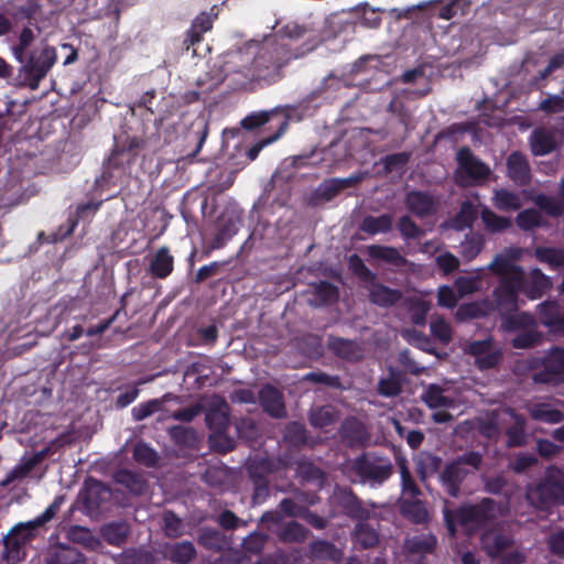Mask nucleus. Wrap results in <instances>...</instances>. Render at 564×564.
I'll return each instance as SVG.
<instances>
[{
    "label": "nucleus",
    "instance_id": "obj_11",
    "mask_svg": "<svg viewBox=\"0 0 564 564\" xmlns=\"http://www.w3.org/2000/svg\"><path fill=\"white\" fill-rule=\"evenodd\" d=\"M282 66V59L279 56V45L264 44L258 47L252 62L249 66H243L241 70L246 78H263L269 70L279 69Z\"/></svg>",
    "mask_w": 564,
    "mask_h": 564
},
{
    "label": "nucleus",
    "instance_id": "obj_15",
    "mask_svg": "<svg viewBox=\"0 0 564 564\" xmlns=\"http://www.w3.org/2000/svg\"><path fill=\"white\" fill-rule=\"evenodd\" d=\"M259 402L262 410L272 417L282 419L286 415L283 394L271 384L264 386L259 391Z\"/></svg>",
    "mask_w": 564,
    "mask_h": 564
},
{
    "label": "nucleus",
    "instance_id": "obj_63",
    "mask_svg": "<svg viewBox=\"0 0 564 564\" xmlns=\"http://www.w3.org/2000/svg\"><path fill=\"white\" fill-rule=\"evenodd\" d=\"M541 339V334L534 327L523 329L512 339V346L519 349H527L535 346Z\"/></svg>",
    "mask_w": 564,
    "mask_h": 564
},
{
    "label": "nucleus",
    "instance_id": "obj_22",
    "mask_svg": "<svg viewBox=\"0 0 564 564\" xmlns=\"http://www.w3.org/2000/svg\"><path fill=\"white\" fill-rule=\"evenodd\" d=\"M247 470L253 485V501L256 503L264 501L269 496L268 470L262 463L251 464Z\"/></svg>",
    "mask_w": 564,
    "mask_h": 564
},
{
    "label": "nucleus",
    "instance_id": "obj_18",
    "mask_svg": "<svg viewBox=\"0 0 564 564\" xmlns=\"http://www.w3.org/2000/svg\"><path fill=\"white\" fill-rule=\"evenodd\" d=\"M552 288L551 279L541 269H531L528 278L524 276L522 291L531 300L542 297Z\"/></svg>",
    "mask_w": 564,
    "mask_h": 564
},
{
    "label": "nucleus",
    "instance_id": "obj_59",
    "mask_svg": "<svg viewBox=\"0 0 564 564\" xmlns=\"http://www.w3.org/2000/svg\"><path fill=\"white\" fill-rule=\"evenodd\" d=\"M169 435L175 444L181 446H193L196 442L195 430L183 425H174L170 427Z\"/></svg>",
    "mask_w": 564,
    "mask_h": 564
},
{
    "label": "nucleus",
    "instance_id": "obj_13",
    "mask_svg": "<svg viewBox=\"0 0 564 564\" xmlns=\"http://www.w3.org/2000/svg\"><path fill=\"white\" fill-rule=\"evenodd\" d=\"M406 209L417 218H425L434 215L437 212V199L427 192L411 191L406 194L405 199Z\"/></svg>",
    "mask_w": 564,
    "mask_h": 564
},
{
    "label": "nucleus",
    "instance_id": "obj_26",
    "mask_svg": "<svg viewBox=\"0 0 564 564\" xmlns=\"http://www.w3.org/2000/svg\"><path fill=\"white\" fill-rule=\"evenodd\" d=\"M530 145L536 156L550 154L556 149L555 135L547 129H535L530 137Z\"/></svg>",
    "mask_w": 564,
    "mask_h": 564
},
{
    "label": "nucleus",
    "instance_id": "obj_45",
    "mask_svg": "<svg viewBox=\"0 0 564 564\" xmlns=\"http://www.w3.org/2000/svg\"><path fill=\"white\" fill-rule=\"evenodd\" d=\"M378 394L384 398H393L402 392V378L399 371L390 368V376L381 378L377 386Z\"/></svg>",
    "mask_w": 564,
    "mask_h": 564
},
{
    "label": "nucleus",
    "instance_id": "obj_37",
    "mask_svg": "<svg viewBox=\"0 0 564 564\" xmlns=\"http://www.w3.org/2000/svg\"><path fill=\"white\" fill-rule=\"evenodd\" d=\"M534 257L551 269L564 270V248L540 246L534 249Z\"/></svg>",
    "mask_w": 564,
    "mask_h": 564
},
{
    "label": "nucleus",
    "instance_id": "obj_31",
    "mask_svg": "<svg viewBox=\"0 0 564 564\" xmlns=\"http://www.w3.org/2000/svg\"><path fill=\"white\" fill-rule=\"evenodd\" d=\"M328 348L333 354L346 360H358L361 357L360 347L351 339L332 336L328 338Z\"/></svg>",
    "mask_w": 564,
    "mask_h": 564
},
{
    "label": "nucleus",
    "instance_id": "obj_56",
    "mask_svg": "<svg viewBox=\"0 0 564 564\" xmlns=\"http://www.w3.org/2000/svg\"><path fill=\"white\" fill-rule=\"evenodd\" d=\"M539 318L541 324L552 329L561 317L560 306L557 303L552 301H545L539 304Z\"/></svg>",
    "mask_w": 564,
    "mask_h": 564
},
{
    "label": "nucleus",
    "instance_id": "obj_1",
    "mask_svg": "<svg viewBox=\"0 0 564 564\" xmlns=\"http://www.w3.org/2000/svg\"><path fill=\"white\" fill-rule=\"evenodd\" d=\"M66 500L65 495H58L53 502L35 519L19 522L2 538L3 564H19L26 557V546L36 538L39 530L53 520Z\"/></svg>",
    "mask_w": 564,
    "mask_h": 564
},
{
    "label": "nucleus",
    "instance_id": "obj_49",
    "mask_svg": "<svg viewBox=\"0 0 564 564\" xmlns=\"http://www.w3.org/2000/svg\"><path fill=\"white\" fill-rule=\"evenodd\" d=\"M283 438L290 446L297 448L304 446L307 443V432L304 424L295 421L288 423Z\"/></svg>",
    "mask_w": 564,
    "mask_h": 564
},
{
    "label": "nucleus",
    "instance_id": "obj_32",
    "mask_svg": "<svg viewBox=\"0 0 564 564\" xmlns=\"http://www.w3.org/2000/svg\"><path fill=\"white\" fill-rule=\"evenodd\" d=\"M502 327L508 332L535 327V318L528 312L510 311L500 315Z\"/></svg>",
    "mask_w": 564,
    "mask_h": 564
},
{
    "label": "nucleus",
    "instance_id": "obj_16",
    "mask_svg": "<svg viewBox=\"0 0 564 564\" xmlns=\"http://www.w3.org/2000/svg\"><path fill=\"white\" fill-rule=\"evenodd\" d=\"M51 453L50 447H45L22 463L14 466L6 477L0 481V487L6 488L18 479L25 478L37 465H40Z\"/></svg>",
    "mask_w": 564,
    "mask_h": 564
},
{
    "label": "nucleus",
    "instance_id": "obj_60",
    "mask_svg": "<svg viewBox=\"0 0 564 564\" xmlns=\"http://www.w3.org/2000/svg\"><path fill=\"white\" fill-rule=\"evenodd\" d=\"M348 264L352 273L364 283L377 280V274L365 264L364 260L358 254H351L348 259Z\"/></svg>",
    "mask_w": 564,
    "mask_h": 564
},
{
    "label": "nucleus",
    "instance_id": "obj_34",
    "mask_svg": "<svg viewBox=\"0 0 564 564\" xmlns=\"http://www.w3.org/2000/svg\"><path fill=\"white\" fill-rule=\"evenodd\" d=\"M492 306L489 299L462 304L457 310V317L462 321L475 319L491 315Z\"/></svg>",
    "mask_w": 564,
    "mask_h": 564
},
{
    "label": "nucleus",
    "instance_id": "obj_41",
    "mask_svg": "<svg viewBox=\"0 0 564 564\" xmlns=\"http://www.w3.org/2000/svg\"><path fill=\"white\" fill-rule=\"evenodd\" d=\"M339 419L338 411L332 405H322L310 413V424L316 429H325L335 424Z\"/></svg>",
    "mask_w": 564,
    "mask_h": 564
},
{
    "label": "nucleus",
    "instance_id": "obj_20",
    "mask_svg": "<svg viewBox=\"0 0 564 564\" xmlns=\"http://www.w3.org/2000/svg\"><path fill=\"white\" fill-rule=\"evenodd\" d=\"M205 422L208 429L214 432L213 434L226 433L230 424V419L229 406L225 400L212 405L207 410Z\"/></svg>",
    "mask_w": 564,
    "mask_h": 564
},
{
    "label": "nucleus",
    "instance_id": "obj_62",
    "mask_svg": "<svg viewBox=\"0 0 564 564\" xmlns=\"http://www.w3.org/2000/svg\"><path fill=\"white\" fill-rule=\"evenodd\" d=\"M516 221L522 230H532L542 225V217L536 209L528 208L518 214Z\"/></svg>",
    "mask_w": 564,
    "mask_h": 564
},
{
    "label": "nucleus",
    "instance_id": "obj_64",
    "mask_svg": "<svg viewBox=\"0 0 564 564\" xmlns=\"http://www.w3.org/2000/svg\"><path fill=\"white\" fill-rule=\"evenodd\" d=\"M268 539L267 533L254 531L243 539L242 547L247 553L259 554L264 549Z\"/></svg>",
    "mask_w": 564,
    "mask_h": 564
},
{
    "label": "nucleus",
    "instance_id": "obj_33",
    "mask_svg": "<svg viewBox=\"0 0 564 564\" xmlns=\"http://www.w3.org/2000/svg\"><path fill=\"white\" fill-rule=\"evenodd\" d=\"M488 268L499 279H513L518 275V272H520V279H524V270L502 254H497Z\"/></svg>",
    "mask_w": 564,
    "mask_h": 564
},
{
    "label": "nucleus",
    "instance_id": "obj_57",
    "mask_svg": "<svg viewBox=\"0 0 564 564\" xmlns=\"http://www.w3.org/2000/svg\"><path fill=\"white\" fill-rule=\"evenodd\" d=\"M133 459L145 467H154L159 462L158 453L145 443H137L133 453Z\"/></svg>",
    "mask_w": 564,
    "mask_h": 564
},
{
    "label": "nucleus",
    "instance_id": "obj_39",
    "mask_svg": "<svg viewBox=\"0 0 564 564\" xmlns=\"http://www.w3.org/2000/svg\"><path fill=\"white\" fill-rule=\"evenodd\" d=\"M308 534V529L296 521H290L276 531L278 539L283 543H302Z\"/></svg>",
    "mask_w": 564,
    "mask_h": 564
},
{
    "label": "nucleus",
    "instance_id": "obj_10",
    "mask_svg": "<svg viewBox=\"0 0 564 564\" xmlns=\"http://www.w3.org/2000/svg\"><path fill=\"white\" fill-rule=\"evenodd\" d=\"M523 285L524 279H520V272L513 279H499L490 300L492 312H498L501 315L510 311H517L519 293Z\"/></svg>",
    "mask_w": 564,
    "mask_h": 564
},
{
    "label": "nucleus",
    "instance_id": "obj_6",
    "mask_svg": "<svg viewBox=\"0 0 564 564\" xmlns=\"http://www.w3.org/2000/svg\"><path fill=\"white\" fill-rule=\"evenodd\" d=\"M456 160L455 182L462 187L479 184L491 173L489 165L477 158L468 147L458 150Z\"/></svg>",
    "mask_w": 564,
    "mask_h": 564
},
{
    "label": "nucleus",
    "instance_id": "obj_52",
    "mask_svg": "<svg viewBox=\"0 0 564 564\" xmlns=\"http://www.w3.org/2000/svg\"><path fill=\"white\" fill-rule=\"evenodd\" d=\"M356 542L362 549L375 547L379 543V535L377 531L368 523H358L355 530Z\"/></svg>",
    "mask_w": 564,
    "mask_h": 564
},
{
    "label": "nucleus",
    "instance_id": "obj_12",
    "mask_svg": "<svg viewBox=\"0 0 564 564\" xmlns=\"http://www.w3.org/2000/svg\"><path fill=\"white\" fill-rule=\"evenodd\" d=\"M466 351L475 358V365L479 370L492 369L501 360V352L494 349L491 339L475 340L468 345Z\"/></svg>",
    "mask_w": 564,
    "mask_h": 564
},
{
    "label": "nucleus",
    "instance_id": "obj_5",
    "mask_svg": "<svg viewBox=\"0 0 564 564\" xmlns=\"http://www.w3.org/2000/svg\"><path fill=\"white\" fill-rule=\"evenodd\" d=\"M351 470L364 484L382 485L392 476L393 465L388 456L365 452L351 462Z\"/></svg>",
    "mask_w": 564,
    "mask_h": 564
},
{
    "label": "nucleus",
    "instance_id": "obj_53",
    "mask_svg": "<svg viewBox=\"0 0 564 564\" xmlns=\"http://www.w3.org/2000/svg\"><path fill=\"white\" fill-rule=\"evenodd\" d=\"M101 491H108L102 482L95 481V484L87 488L86 494L83 498L85 509L93 513L100 509L102 499L100 497Z\"/></svg>",
    "mask_w": 564,
    "mask_h": 564
},
{
    "label": "nucleus",
    "instance_id": "obj_24",
    "mask_svg": "<svg viewBox=\"0 0 564 564\" xmlns=\"http://www.w3.org/2000/svg\"><path fill=\"white\" fill-rule=\"evenodd\" d=\"M173 269L174 258L170 253V249L165 246L159 248L149 265L151 275L156 279H165L173 272Z\"/></svg>",
    "mask_w": 564,
    "mask_h": 564
},
{
    "label": "nucleus",
    "instance_id": "obj_27",
    "mask_svg": "<svg viewBox=\"0 0 564 564\" xmlns=\"http://www.w3.org/2000/svg\"><path fill=\"white\" fill-rule=\"evenodd\" d=\"M339 435L349 446L360 445L366 440V431L362 423L354 416L344 420L339 427Z\"/></svg>",
    "mask_w": 564,
    "mask_h": 564
},
{
    "label": "nucleus",
    "instance_id": "obj_46",
    "mask_svg": "<svg viewBox=\"0 0 564 564\" xmlns=\"http://www.w3.org/2000/svg\"><path fill=\"white\" fill-rule=\"evenodd\" d=\"M368 253L373 259L382 260L394 265H403L406 261L397 248L390 246H369Z\"/></svg>",
    "mask_w": 564,
    "mask_h": 564
},
{
    "label": "nucleus",
    "instance_id": "obj_3",
    "mask_svg": "<svg viewBox=\"0 0 564 564\" xmlns=\"http://www.w3.org/2000/svg\"><path fill=\"white\" fill-rule=\"evenodd\" d=\"M497 503L491 498H484L476 505H467L456 510L445 509L444 521L451 534H455L457 524L477 528L485 527L496 517Z\"/></svg>",
    "mask_w": 564,
    "mask_h": 564
},
{
    "label": "nucleus",
    "instance_id": "obj_30",
    "mask_svg": "<svg viewBox=\"0 0 564 564\" xmlns=\"http://www.w3.org/2000/svg\"><path fill=\"white\" fill-rule=\"evenodd\" d=\"M528 412L533 421L547 424H557L564 420V413L553 408L550 403H533L528 408Z\"/></svg>",
    "mask_w": 564,
    "mask_h": 564
},
{
    "label": "nucleus",
    "instance_id": "obj_35",
    "mask_svg": "<svg viewBox=\"0 0 564 564\" xmlns=\"http://www.w3.org/2000/svg\"><path fill=\"white\" fill-rule=\"evenodd\" d=\"M308 554L313 560H327L333 562L339 561L343 555L334 543L326 540H315L311 542L308 545Z\"/></svg>",
    "mask_w": 564,
    "mask_h": 564
},
{
    "label": "nucleus",
    "instance_id": "obj_2",
    "mask_svg": "<svg viewBox=\"0 0 564 564\" xmlns=\"http://www.w3.org/2000/svg\"><path fill=\"white\" fill-rule=\"evenodd\" d=\"M525 498L531 506L542 511L563 506L564 473L555 466H549L543 478L527 486Z\"/></svg>",
    "mask_w": 564,
    "mask_h": 564
},
{
    "label": "nucleus",
    "instance_id": "obj_43",
    "mask_svg": "<svg viewBox=\"0 0 564 564\" xmlns=\"http://www.w3.org/2000/svg\"><path fill=\"white\" fill-rule=\"evenodd\" d=\"M238 232L236 223L231 219H221L219 221L217 231L209 243L210 250H218L224 248L229 240Z\"/></svg>",
    "mask_w": 564,
    "mask_h": 564
},
{
    "label": "nucleus",
    "instance_id": "obj_9",
    "mask_svg": "<svg viewBox=\"0 0 564 564\" xmlns=\"http://www.w3.org/2000/svg\"><path fill=\"white\" fill-rule=\"evenodd\" d=\"M56 61L54 47L46 46L39 53L30 54L28 61L21 67L24 74V85L31 89H36L40 82L47 75Z\"/></svg>",
    "mask_w": 564,
    "mask_h": 564
},
{
    "label": "nucleus",
    "instance_id": "obj_61",
    "mask_svg": "<svg viewBox=\"0 0 564 564\" xmlns=\"http://www.w3.org/2000/svg\"><path fill=\"white\" fill-rule=\"evenodd\" d=\"M154 556L142 549H127L121 553V564H153Z\"/></svg>",
    "mask_w": 564,
    "mask_h": 564
},
{
    "label": "nucleus",
    "instance_id": "obj_4",
    "mask_svg": "<svg viewBox=\"0 0 564 564\" xmlns=\"http://www.w3.org/2000/svg\"><path fill=\"white\" fill-rule=\"evenodd\" d=\"M482 463V455L478 452H467L454 460L447 463L440 474V481L445 491L453 498H456L460 491V486L471 471L467 468L471 467L475 470L480 468Z\"/></svg>",
    "mask_w": 564,
    "mask_h": 564
},
{
    "label": "nucleus",
    "instance_id": "obj_58",
    "mask_svg": "<svg viewBox=\"0 0 564 564\" xmlns=\"http://www.w3.org/2000/svg\"><path fill=\"white\" fill-rule=\"evenodd\" d=\"M279 115L276 109L269 111L252 112L241 120V126L245 130H254L270 122L272 118Z\"/></svg>",
    "mask_w": 564,
    "mask_h": 564
},
{
    "label": "nucleus",
    "instance_id": "obj_54",
    "mask_svg": "<svg viewBox=\"0 0 564 564\" xmlns=\"http://www.w3.org/2000/svg\"><path fill=\"white\" fill-rule=\"evenodd\" d=\"M314 296L319 305H328L337 302L339 291L336 285L328 281H321L314 289Z\"/></svg>",
    "mask_w": 564,
    "mask_h": 564
},
{
    "label": "nucleus",
    "instance_id": "obj_23",
    "mask_svg": "<svg viewBox=\"0 0 564 564\" xmlns=\"http://www.w3.org/2000/svg\"><path fill=\"white\" fill-rule=\"evenodd\" d=\"M163 555L174 564H189L197 555L191 541L170 543L164 546Z\"/></svg>",
    "mask_w": 564,
    "mask_h": 564
},
{
    "label": "nucleus",
    "instance_id": "obj_51",
    "mask_svg": "<svg viewBox=\"0 0 564 564\" xmlns=\"http://www.w3.org/2000/svg\"><path fill=\"white\" fill-rule=\"evenodd\" d=\"M535 205L551 217H561L564 215V203L554 196L539 194L534 199Z\"/></svg>",
    "mask_w": 564,
    "mask_h": 564
},
{
    "label": "nucleus",
    "instance_id": "obj_28",
    "mask_svg": "<svg viewBox=\"0 0 564 564\" xmlns=\"http://www.w3.org/2000/svg\"><path fill=\"white\" fill-rule=\"evenodd\" d=\"M85 555L76 547L58 545L53 549L46 560V564H85Z\"/></svg>",
    "mask_w": 564,
    "mask_h": 564
},
{
    "label": "nucleus",
    "instance_id": "obj_48",
    "mask_svg": "<svg viewBox=\"0 0 564 564\" xmlns=\"http://www.w3.org/2000/svg\"><path fill=\"white\" fill-rule=\"evenodd\" d=\"M484 245L485 239L481 234H468L460 243V254L465 260L470 261L481 252Z\"/></svg>",
    "mask_w": 564,
    "mask_h": 564
},
{
    "label": "nucleus",
    "instance_id": "obj_47",
    "mask_svg": "<svg viewBox=\"0 0 564 564\" xmlns=\"http://www.w3.org/2000/svg\"><path fill=\"white\" fill-rule=\"evenodd\" d=\"M402 514L416 524H423L429 520V512L421 500H403L401 503Z\"/></svg>",
    "mask_w": 564,
    "mask_h": 564
},
{
    "label": "nucleus",
    "instance_id": "obj_44",
    "mask_svg": "<svg viewBox=\"0 0 564 564\" xmlns=\"http://www.w3.org/2000/svg\"><path fill=\"white\" fill-rule=\"evenodd\" d=\"M198 543L212 551H224L229 542L224 533H221L219 530L206 528L203 529L198 535Z\"/></svg>",
    "mask_w": 564,
    "mask_h": 564
},
{
    "label": "nucleus",
    "instance_id": "obj_29",
    "mask_svg": "<svg viewBox=\"0 0 564 564\" xmlns=\"http://www.w3.org/2000/svg\"><path fill=\"white\" fill-rule=\"evenodd\" d=\"M130 534V527L123 521H112L106 523L100 529V535L108 544L121 546L126 543Z\"/></svg>",
    "mask_w": 564,
    "mask_h": 564
},
{
    "label": "nucleus",
    "instance_id": "obj_8",
    "mask_svg": "<svg viewBox=\"0 0 564 564\" xmlns=\"http://www.w3.org/2000/svg\"><path fill=\"white\" fill-rule=\"evenodd\" d=\"M541 366L542 369L532 375L534 383L557 384L564 379V348L553 347L541 359L534 361L531 368L535 369Z\"/></svg>",
    "mask_w": 564,
    "mask_h": 564
},
{
    "label": "nucleus",
    "instance_id": "obj_50",
    "mask_svg": "<svg viewBox=\"0 0 564 564\" xmlns=\"http://www.w3.org/2000/svg\"><path fill=\"white\" fill-rule=\"evenodd\" d=\"M480 217L486 230L492 234L501 232L511 226L509 218L495 214L488 207L481 209Z\"/></svg>",
    "mask_w": 564,
    "mask_h": 564
},
{
    "label": "nucleus",
    "instance_id": "obj_55",
    "mask_svg": "<svg viewBox=\"0 0 564 564\" xmlns=\"http://www.w3.org/2000/svg\"><path fill=\"white\" fill-rule=\"evenodd\" d=\"M495 206L500 210H518L521 207L520 197L508 189H498L494 196Z\"/></svg>",
    "mask_w": 564,
    "mask_h": 564
},
{
    "label": "nucleus",
    "instance_id": "obj_36",
    "mask_svg": "<svg viewBox=\"0 0 564 564\" xmlns=\"http://www.w3.org/2000/svg\"><path fill=\"white\" fill-rule=\"evenodd\" d=\"M423 402L430 409L453 408L455 400L444 394V389L435 383L430 384L422 394Z\"/></svg>",
    "mask_w": 564,
    "mask_h": 564
},
{
    "label": "nucleus",
    "instance_id": "obj_7",
    "mask_svg": "<svg viewBox=\"0 0 564 564\" xmlns=\"http://www.w3.org/2000/svg\"><path fill=\"white\" fill-rule=\"evenodd\" d=\"M143 141L137 137L128 138L122 143H116L107 162L104 164L101 180L108 182L113 175L112 171L120 170L123 173L130 170L134 163Z\"/></svg>",
    "mask_w": 564,
    "mask_h": 564
},
{
    "label": "nucleus",
    "instance_id": "obj_40",
    "mask_svg": "<svg viewBox=\"0 0 564 564\" xmlns=\"http://www.w3.org/2000/svg\"><path fill=\"white\" fill-rule=\"evenodd\" d=\"M339 505L345 513L352 519H365L369 514V511L362 507L360 499L351 489H347L340 495Z\"/></svg>",
    "mask_w": 564,
    "mask_h": 564
},
{
    "label": "nucleus",
    "instance_id": "obj_19",
    "mask_svg": "<svg viewBox=\"0 0 564 564\" xmlns=\"http://www.w3.org/2000/svg\"><path fill=\"white\" fill-rule=\"evenodd\" d=\"M480 543L486 554L495 558L512 545V540L501 531L488 530L481 534Z\"/></svg>",
    "mask_w": 564,
    "mask_h": 564
},
{
    "label": "nucleus",
    "instance_id": "obj_38",
    "mask_svg": "<svg viewBox=\"0 0 564 564\" xmlns=\"http://www.w3.org/2000/svg\"><path fill=\"white\" fill-rule=\"evenodd\" d=\"M392 223L393 217L390 214H383L377 217L369 215L362 219L359 228L361 231L375 236L390 231Z\"/></svg>",
    "mask_w": 564,
    "mask_h": 564
},
{
    "label": "nucleus",
    "instance_id": "obj_25",
    "mask_svg": "<svg viewBox=\"0 0 564 564\" xmlns=\"http://www.w3.org/2000/svg\"><path fill=\"white\" fill-rule=\"evenodd\" d=\"M113 479L117 484L127 488L134 496H142L148 489L145 478L133 470L120 469L116 471Z\"/></svg>",
    "mask_w": 564,
    "mask_h": 564
},
{
    "label": "nucleus",
    "instance_id": "obj_42",
    "mask_svg": "<svg viewBox=\"0 0 564 564\" xmlns=\"http://www.w3.org/2000/svg\"><path fill=\"white\" fill-rule=\"evenodd\" d=\"M437 545L435 535L420 534L406 540L405 547L411 554H432Z\"/></svg>",
    "mask_w": 564,
    "mask_h": 564
},
{
    "label": "nucleus",
    "instance_id": "obj_21",
    "mask_svg": "<svg viewBox=\"0 0 564 564\" xmlns=\"http://www.w3.org/2000/svg\"><path fill=\"white\" fill-rule=\"evenodd\" d=\"M368 284H370L369 301L377 306L390 307L402 299V293L399 290L378 283L377 280L368 282Z\"/></svg>",
    "mask_w": 564,
    "mask_h": 564
},
{
    "label": "nucleus",
    "instance_id": "obj_17",
    "mask_svg": "<svg viewBox=\"0 0 564 564\" xmlns=\"http://www.w3.org/2000/svg\"><path fill=\"white\" fill-rule=\"evenodd\" d=\"M508 413L513 422L509 425L505 433L507 436V447H522L527 445V419L523 414L518 413L514 409H508Z\"/></svg>",
    "mask_w": 564,
    "mask_h": 564
},
{
    "label": "nucleus",
    "instance_id": "obj_14",
    "mask_svg": "<svg viewBox=\"0 0 564 564\" xmlns=\"http://www.w3.org/2000/svg\"><path fill=\"white\" fill-rule=\"evenodd\" d=\"M507 176L518 186L529 185L532 178L530 163L519 151L509 154L506 161Z\"/></svg>",
    "mask_w": 564,
    "mask_h": 564
}]
</instances>
